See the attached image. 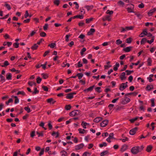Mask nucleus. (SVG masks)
<instances>
[{
  "instance_id": "obj_1",
  "label": "nucleus",
  "mask_w": 156,
  "mask_h": 156,
  "mask_svg": "<svg viewBox=\"0 0 156 156\" xmlns=\"http://www.w3.org/2000/svg\"><path fill=\"white\" fill-rule=\"evenodd\" d=\"M128 7L126 8L128 13H135L134 11V5L133 4H130L127 5Z\"/></svg>"
},
{
  "instance_id": "obj_2",
  "label": "nucleus",
  "mask_w": 156,
  "mask_h": 156,
  "mask_svg": "<svg viewBox=\"0 0 156 156\" xmlns=\"http://www.w3.org/2000/svg\"><path fill=\"white\" fill-rule=\"evenodd\" d=\"M139 147L138 146L134 147L131 150V152L133 154H136L139 152H140Z\"/></svg>"
},
{
  "instance_id": "obj_3",
  "label": "nucleus",
  "mask_w": 156,
  "mask_h": 156,
  "mask_svg": "<svg viewBox=\"0 0 156 156\" xmlns=\"http://www.w3.org/2000/svg\"><path fill=\"white\" fill-rule=\"evenodd\" d=\"M130 101V99L128 98L127 96H125L124 98H122L121 99V102L122 105H125L129 103Z\"/></svg>"
},
{
  "instance_id": "obj_4",
  "label": "nucleus",
  "mask_w": 156,
  "mask_h": 156,
  "mask_svg": "<svg viewBox=\"0 0 156 156\" xmlns=\"http://www.w3.org/2000/svg\"><path fill=\"white\" fill-rule=\"evenodd\" d=\"M80 110H76L73 111L69 113V115L72 116H74L80 115Z\"/></svg>"
},
{
  "instance_id": "obj_5",
  "label": "nucleus",
  "mask_w": 156,
  "mask_h": 156,
  "mask_svg": "<svg viewBox=\"0 0 156 156\" xmlns=\"http://www.w3.org/2000/svg\"><path fill=\"white\" fill-rule=\"evenodd\" d=\"M76 94V93L75 92L69 93L67 94L66 98L67 99H71L73 98V95Z\"/></svg>"
},
{
  "instance_id": "obj_6",
  "label": "nucleus",
  "mask_w": 156,
  "mask_h": 156,
  "mask_svg": "<svg viewBox=\"0 0 156 156\" xmlns=\"http://www.w3.org/2000/svg\"><path fill=\"white\" fill-rule=\"evenodd\" d=\"M137 129L138 128L137 127H136L132 129L129 131V134L132 135H134L137 131Z\"/></svg>"
},
{
  "instance_id": "obj_7",
  "label": "nucleus",
  "mask_w": 156,
  "mask_h": 156,
  "mask_svg": "<svg viewBox=\"0 0 156 156\" xmlns=\"http://www.w3.org/2000/svg\"><path fill=\"white\" fill-rule=\"evenodd\" d=\"M108 122V120H105L103 121L100 124V126L102 127H105L107 125Z\"/></svg>"
},
{
  "instance_id": "obj_8",
  "label": "nucleus",
  "mask_w": 156,
  "mask_h": 156,
  "mask_svg": "<svg viewBox=\"0 0 156 156\" xmlns=\"http://www.w3.org/2000/svg\"><path fill=\"white\" fill-rule=\"evenodd\" d=\"M128 87V85H124V84L122 83L119 86V89L121 91H123Z\"/></svg>"
},
{
  "instance_id": "obj_9",
  "label": "nucleus",
  "mask_w": 156,
  "mask_h": 156,
  "mask_svg": "<svg viewBox=\"0 0 156 156\" xmlns=\"http://www.w3.org/2000/svg\"><path fill=\"white\" fill-rule=\"evenodd\" d=\"M95 87V86L94 85L90 87H89L87 88V89H85L83 90V91L85 93H87L89 91H91L93 88Z\"/></svg>"
},
{
  "instance_id": "obj_10",
  "label": "nucleus",
  "mask_w": 156,
  "mask_h": 156,
  "mask_svg": "<svg viewBox=\"0 0 156 156\" xmlns=\"http://www.w3.org/2000/svg\"><path fill=\"white\" fill-rule=\"evenodd\" d=\"M84 146L83 144H80L76 145L75 147V149L76 150H78L82 148Z\"/></svg>"
},
{
  "instance_id": "obj_11",
  "label": "nucleus",
  "mask_w": 156,
  "mask_h": 156,
  "mask_svg": "<svg viewBox=\"0 0 156 156\" xmlns=\"http://www.w3.org/2000/svg\"><path fill=\"white\" fill-rule=\"evenodd\" d=\"M132 48V47L130 46V47H128L126 48H124L122 51L126 52H129L131 49Z\"/></svg>"
},
{
  "instance_id": "obj_12",
  "label": "nucleus",
  "mask_w": 156,
  "mask_h": 156,
  "mask_svg": "<svg viewBox=\"0 0 156 156\" xmlns=\"http://www.w3.org/2000/svg\"><path fill=\"white\" fill-rule=\"evenodd\" d=\"M154 86L152 85H147L146 87V90L147 91H150L151 90L153 89Z\"/></svg>"
},
{
  "instance_id": "obj_13",
  "label": "nucleus",
  "mask_w": 156,
  "mask_h": 156,
  "mask_svg": "<svg viewBox=\"0 0 156 156\" xmlns=\"http://www.w3.org/2000/svg\"><path fill=\"white\" fill-rule=\"evenodd\" d=\"M47 102L48 103L54 104L56 102V101L54 100L53 98H51L47 99Z\"/></svg>"
},
{
  "instance_id": "obj_14",
  "label": "nucleus",
  "mask_w": 156,
  "mask_h": 156,
  "mask_svg": "<svg viewBox=\"0 0 156 156\" xmlns=\"http://www.w3.org/2000/svg\"><path fill=\"white\" fill-rule=\"evenodd\" d=\"M128 148V146L125 144L123 145L122 146L121 148V151L123 152L125 151Z\"/></svg>"
},
{
  "instance_id": "obj_15",
  "label": "nucleus",
  "mask_w": 156,
  "mask_h": 156,
  "mask_svg": "<svg viewBox=\"0 0 156 156\" xmlns=\"http://www.w3.org/2000/svg\"><path fill=\"white\" fill-rule=\"evenodd\" d=\"M126 73L125 72H123L120 75V78L121 80H122L126 79V77L125 76Z\"/></svg>"
},
{
  "instance_id": "obj_16",
  "label": "nucleus",
  "mask_w": 156,
  "mask_h": 156,
  "mask_svg": "<svg viewBox=\"0 0 156 156\" xmlns=\"http://www.w3.org/2000/svg\"><path fill=\"white\" fill-rule=\"evenodd\" d=\"M102 20L103 21H105L107 20L109 21H111V19L109 16L107 15L105 17H103L102 18Z\"/></svg>"
},
{
  "instance_id": "obj_17",
  "label": "nucleus",
  "mask_w": 156,
  "mask_h": 156,
  "mask_svg": "<svg viewBox=\"0 0 156 156\" xmlns=\"http://www.w3.org/2000/svg\"><path fill=\"white\" fill-rule=\"evenodd\" d=\"M95 32V30L94 29L91 28L90 29L89 31L87 33V35H92Z\"/></svg>"
},
{
  "instance_id": "obj_18",
  "label": "nucleus",
  "mask_w": 156,
  "mask_h": 156,
  "mask_svg": "<svg viewBox=\"0 0 156 156\" xmlns=\"http://www.w3.org/2000/svg\"><path fill=\"white\" fill-rule=\"evenodd\" d=\"M79 133L82 134H84L87 132V130L84 129H82L81 128H79L78 129Z\"/></svg>"
},
{
  "instance_id": "obj_19",
  "label": "nucleus",
  "mask_w": 156,
  "mask_h": 156,
  "mask_svg": "<svg viewBox=\"0 0 156 156\" xmlns=\"http://www.w3.org/2000/svg\"><path fill=\"white\" fill-rule=\"evenodd\" d=\"M152 146L151 145L148 146L146 149V151L148 152H150L152 148Z\"/></svg>"
},
{
  "instance_id": "obj_20",
  "label": "nucleus",
  "mask_w": 156,
  "mask_h": 156,
  "mask_svg": "<svg viewBox=\"0 0 156 156\" xmlns=\"http://www.w3.org/2000/svg\"><path fill=\"white\" fill-rule=\"evenodd\" d=\"M6 78L8 80H11L12 79V74L10 73H8L6 74Z\"/></svg>"
},
{
  "instance_id": "obj_21",
  "label": "nucleus",
  "mask_w": 156,
  "mask_h": 156,
  "mask_svg": "<svg viewBox=\"0 0 156 156\" xmlns=\"http://www.w3.org/2000/svg\"><path fill=\"white\" fill-rule=\"evenodd\" d=\"M102 119V118L97 117L94 119V121L96 123H98Z\"/></svg>"
},
{
  "instance_id": "obj_22",
  "label": "nucleus",
  "mask_w": 156,
  "mask_h": 156,
  "mask_svg": "<svg viewBox=\"0 0 156 156\" xmlns=\"http://www.w3.org/2000/svg\"><path fill=\"white\" fill-rule=\"evenodd\" d=\"M73 19H75V18H80V19H83V16L82 15H77L76 16H75L73 17Z\"/></svg>"
},
{
  "instance_id": "obj_23",
  "label": "nucleus",
  "mask_w": 156,
  "mask_h": 156,
  "mask_svg": "<svg viewBox=\"0 0 156 156\" xmlns=\"http://www.w3.org/2000/svg\"><path fill=\"white\" fill-rule=\"evenodd\" d=\"M12 98H15V100L14 101V103L15 104H16L19 103V99L16 96H12Z\"/></svg>"
},
{
  "instance_id": "obj_24",
  "label": "nucleus",
  "mask_w": 156,
  "mask_h": 156,
  "mask_svg": "<svg viewBox=\"0 0 156 156\" xmlns=\"http://www.w3.org/2000/svg\"><path fill=\"white\" fill-rule=\"evenodd\" d=\"M37 30H33L30 33V34L28 35V38L30 37H32L34 35V34H35L36 33Z\"/></svg>"
},
{
  "instance_id": "obj_25",
  "label": "nucleus",
  "mask_w": 156,
  "mask_h": 156,
  "mask_svg": "<svg viewBox=\"0 0 156 156\" xmlns=\"http://www.w3.org/2000/svg\"><path fill=\"white\" fill-rule=\"evenodd\" d=\"M3 64V65L1 66L2 67H6L9 65V63L7 61H5Z\"/></svg>"
},
{
  "instance_id": "obj_26",
  "label": "nucleus",
  "mask_w": 156,
  "mask_h": 156,
  "mask_svg": "<svg viewBox=\"0 0 156 156\" xmlns=\"http://www.w3.org/2000/svg\"><path fill=\"white\" fill-rule=\"evenodd\" d=\"M137 93L135 92L130 93H129L126 94H125V96H129V95H131L132 94H133L134 96H136V95H137Z\"/></svg>"
},
{
  "instance_id": "obj_27",
  "label": "nucleus",
  "mask_w": 156,
  "mask_h": 156,
  "mask_svg": "<svg viewBox=\"0 0 156 156\" xmlns=\"http://www.w3.org/2000/svg\"><path fill=\"white\" fill-rule=\"evenodd\" d=\"M146 42H147V39L146 38H143L140 41V44H144Z\"/></svg>"
},
{
  "instance_id": "obj_28",
  "label": "nucleus",
  "mask_w": 156,
  "mask_h": 156,
  "mask_svg": "<svg viewBox=\"0 0 156 156\" xmlns=\"http://www.w3.org/2000/svg\"><path fill=\"white\" fill-rule=\"evenodd\" d=\"M108 153V151H103L100 154L101 156H104L105 155H106Z\"/></svg>"
},
{
  "instance_id": "obj_29",
  "label": "nucleus",
  "mask_w": 156,
  "mask_h": 156,
  "mask_svg": "<svg viewBox=\"0 0 156 156\" xmlns=\"http://www.w3.org/2000/svg\"><path fill=\"white\" fill-rule=\"evenodd\" d=\"M140 63V61H138L136 63H132V65H130V67L131 68H132L133 67V65H136V66H137V65H138Z\"/></svg>"
},
{
  "instance_id": "obj_30",
  "label": "nucleus",
  "mask_w": 156,
  "mask_h": 156,
  "mask_svg": "<svg viewBox=\"0 0 156 156\" xmlns=\"http://www.w3.org/2000/svg\"><path fill=\"white\" fill-rule=\"evenodd\" d=\"M37 44H35L33 46L31 47V49L33 50H36L38 47V46L37 45Z\"/></svg>"
},
{
  "instance_id": "obj_31",
  "label": "nucleus",
  "mask_w": 156,
  "mask_h": 156,
  "mask_svg": "<svg viewBox=\"0 0 156 156\" xmlns=\"http://www.w3.org/2000/svg\"><path fill=\"white\" fill-rule=\"evenodd\" d=\"M118 5L123 7L125 4L122 1H119L118 2Z\"/></svg>"
},
{
  "instance_id": "obj_32",
  "label": "nucleus",
  "mask_w": 156,
  "mask_h": 156,
  "mask_svg": "<svg viewBox=\"0 0 156 156\" xmlns=\"http://www.w3.org/2000/svg\"><path fill=\"white\" fill-rule=\"evenodd\" d=\"M83 74L82 73H78L77 74L76 76L78 77L79 80L81 79L83 76Z\"/></svg>"
},
{
  "instance_id": "obj_33",
  "label": "nucleus",
  "mask_w": 156,
  "mask_h": 156,
  "mask_svg": "<svg viewBox=\"0 0 156 156\" xmlns=\"http://www.w3.org/2000/svg\"><path fill=\"white\" fill-rule=\"evenodd\" d=\"M154 38V37L153 36L152 37L150 41L149 40H147V42L149 43V44H151L153 42Z\"/></svg>"
},
{
  "instance_id": "obj_34",
  "label": "nucleus",
  "mask_w": 156,
  "mask_h": 156,
  "mask_svg": "<svg viewBox=\"0 0 156 156\" xmlns=\"http://www.w3.org/2000/svg\"><path fill=\"white\" fill-rule=\"evenodd\" d=\"M71 108V105H66L65 106V109L66 110H70Z\"/></svg>"
},
{
  "instance_id": "obj_35",
  "label": "nucleus",
  "mask_w": 156,
  "mask_h": 156,
  "mask_svg": "<svg viewBox=\"0 0 156 156\" xmlns=\"http://www.w3.org/2000/svg\"><path fill=\"white\" fill-rule=\"evenodd\" d=\"M51 135L53 136H54L55 135H56L55 137L57 138L59 134L58 132H55V131H53Z\"/></svg>"
},
{
  "instance_id": "obj_36",
  "label": "nucleus",
  "mask_w": 156,
  "mask_h": 156,
  "mask_svg": "<svg viewBox=\"0 0 156 156\" xmlns=\"http://www.w3.org/2000/svg\"><path fill=\"white\" fill-rule=\"evenodd\" d=\"M56 45V44L54 43H52L51 44H49L48 46L50 47L51 48H53Z\"/></svg>"
},
{
  "instance_id": "obj_37",
  "label": "nucleus",
  "mask_w": 156,
  "mask_h": 156,
  "mask_svg": "<svg viewBox=\"0 0 156 156\" xmlns=\"http://www.w3.org/2000/svg\"><path fill=\"white\" fill-rule=\"evenodd\" d=\"M148 65L149 66H151L152 60L151 58H148L147 59Z\"/></svg>"
},
{
  "instance_id": "obj_38",
  "label": "nucleus",
  "mask_w": 156,
  "mask_h": 156,
  "mask_svg": "<svg viewBox=\"0 0 156 156\" xmlns=\"http://www.w3.org/2000/svg\"><path fill=\"white\" fill-rule=\"evenodd\" d=\"M0 78L1 79V81H2V83L5 81V78L2 74H0Z\"/></svg>"
},
{
  "instance_id": "obj_39",
  "label": "nucleus",
  "mask_w": 156,
  "mask_h": 156,
  "mask_svg": "<svg viewBox=\"0 0 156 156\" xmlns=\"http://www.w3.org/2000/svg\"><path fill=\"white\" fill-rule=\"evenodd\" d=\"M85 7L87 9V11H89L90 9H91L93 8V5H90V6H86Z\"/></svg>"
},
{
  "instance_id": "obj_40",
  "label": "nucleus",
  "mask_w": 156,
  "mask_h": 156,
  "mask_svg": "<svg viewBox=\"0 0 156 156\" xmlns=\"http://www.w3.org/2000/svg\"><path fill=\"white\" fill-rule=\"evenodd\" d=\"M93 18H90L89 19H87L86 20V23H90L91 21Z\"/></svg>"
},
{
  "instance_id": "obj_41",
  "label": "nucleus",
  "mask_w": 156,
  "mask_h": 156,
  "mask_svg": "<svg viewBox=\"0 0 156 156\" xmlns=\"http://www.w3.org/2000/svg\"><path fill=\"white\" fill-rule=\"evenodd\" d=\"M107 145V144L105 142H103L102 144H100L99 145V147H102L103 146L106 147Z\"/></svg>"
},
{
  "instance_id": "obj_42",
  "label": "nucleus",
  "mask_w": 156,
  "mask_h": 156,
  "mask_svg": "<svg viewBox=\"0 0 156 156\" xmlns=\"http://www.w3.org/2000/svg\"><path fill=\"white\" fill-rule=\"evenodd\" d=\"M28 84L29 86H32L33 85L36 86V84L35 82H32V81H29L28 82Z\"/></svg>"
},
{
  "instance_id": "obj_43",
  "label": "nucleus",
  "mask_w": 156,
  "mask_h": 156,
  "mask_svg": "<svg viewBox=\"0 0 156 156\" xmlns=\"http://www.w3.org/2000/svg\"><path fill=\"white\" fill-rule=\"evenodd\" d=\"M126 41L127 43H130L132 41V38L131 37L128 38L126 39Z\"/></svg>"
},
{
  "instance_id": "obj_44",
  "label": "nucleus",
  "mask_w": 156,
  "mask_h": 156,
  "mask_svg": "<svg viewBox=\"0 0 156 156\" xmlns=\"http://www.w3.org/2000/svg\"><path fill=\"white\" fill-rule=\"evenodd\" d=\"M87 124V123L86 122H84L83 121L81 123V125L83 126V127L84 129L86 128V126Z\"/></svg>"
},
{
  "instance_id": "obj_45",
  "label": "nucleus",
  "mask_w": 156,
  "mask_h": 156,
  "mask_svg": "<svg viewBox=\"0 0 156 156\" xmlns=\"http://www.w3.org/2000/svg\"><path fill=\"white\" fill-rule=\"evenodd\" d=\"M61 154L62 156L65 155L67 156V153L65 151H62L61 152Z\"/></svg>"
},
{
  "instance_id": "obj_46",
  "label": "nucleus",
  "mask_w": 156,
  "mask_h": 156,
  "mask_svg": "<svg viewBox=\"0 0 156 156\" xmlns=\"http://www.w3.org/2000/svg\"><path fill=\"white\" fill-rule=\"evenodd\" d=\"M24 108L28 113H29L31 111L30 108L28 107H26Z\"/></svg>"
},
{
  "instance_id": "obj_47",
  "label": "nucleus",
  "mask_w": 156,
  "mask_h": 156,
  "mask_svg": "<svg viewBox=\"0 0 156 156\" xmlns=\"http://www.w3.org/2000/svg\"><path fill=\"white\" fill-rule=\"evenodd\" d=\"M128 140H129V138H128L127 137H126L125 138H124V139H119V140H122L123 142H126V141H128Z\"/></svg>"
},
{
  "instance_id": "obj_48",
  "label": "nucleus",
  "mask_w": 156,
  "mask_h": 156,
  "mask_svg": "<svg viewBox=\"0 0 156 156\" xmlns=\"http://www.w3.org/2000/svg\"><path fill=\"white\" fill-rule=\"evenodd\" d=\"M86 50V49L85 48H83L80 51V54L82 55H83V54L84 52H85Z\"/></svg>"
},
{
  "instance_id": "obj_49",
  "label": "nucleus",
  "mask_w": 156,
  "mask_h": 156,
  "mask_svg": "<svg viewBox=\"0 0 156 156\" xmlns=\"http://www.w3.org/2000/svg\"><path fill=\"white\" fill-rule=\"evenodd\" d=\"M41 80L42 79L41 78L39 77H38L36 79L37 83L38 84L40 83H41Z\"/></svg>"
},
{
  "instance_id": "obj_50",
  "label": "nucleus",
  "mask_w": 156,
  "mask_h": 156,
  "mask_svg": "<svg viewBox=\"0 0 156 156\" xmlns=\"http://www.w3.org/2000/svg\"><path fill=\"white\" fill-rule=\"evenodd\" d=\"M154 98H152L151 100V106L152 107H154L155 106V104L154 102Z\"/></svg>"
},
{
  "instance_id": "obj_51",
  "label": "nucleus",
  "mask_w": 156,
  "mask_h": 156,
  "mask_svg": "<svg viewBox=\"0 0 156 156\" xmlns=\"http://www.w3.org/2000/svg\"><path fill=\"white\" fill-rule=\"evenodd\" d=\"M42 88L45 91H48V88L46 86H43Z\"/></svg>"
},
{
  "instance_id": "obj_52",
  "label": "nucleus",
  "mask_w": 156,
  "mask_h": 156,
  "mask_svg": "<svg viewBox=\"0 0 156 156\" xmlns=\"http://www.w3.org/2000/svg\"><path fill=\"white\" fill-rule=\"evenodd\" d=\"M12 102L13 99L12 98H11L8 101L6 102L5 103L6 105H8L9 104V103Z\"/></svg>"
},
{
  "instance_id": "obj_53",
  "label": "nucleus",
  "mask_w": 156,
  "mask_h": 156,
  "mask_svg": "<svg viewBox=\"0 0 156 156\" xmlns=\"http://www.w3.org/2000/svg\"><path fill=\"white\" fill-rule=\"evenodd\" d=\"M17 95L22 94L23 95H24L25 93L23 91H19L17 94Z\"/></svg>"
},
{
  "instance_id": "obj_54",
  "label": "nucleus",
  "mask_w": 156,
  "mask_h": 156,
  "mask_svg": "<svg viewBox=\"0 0 156 156\" xmlns=\"http://www.w3.org/2000/svg\"><path fill=\"white\" fill-rule=\"evenodd\" d=\"M4 6H5L8 10H10L11 9L10 5L6 3Z\"/></svg>"
},
{
  "instance_id": "obj_55",
  "label": "nucleus",
  "mask_w": 156,
  "mask_h": 156,
  "mask_svg": "<svg viewBox=\"0 0 156 156\" xmlns=\"http://www.w3.org/2000/svg\"><path fill=\"white\" fill-rule=\"evenodd\" d=\"M13 46L16 48H17L19 47V43L17 42H16L13 44Z\"/></svg>"
},
{
  "instance_id": "obj_56",
  "label": "nucleus",
  "mask_w": 156,
  "mask_h": 156,
  "mask_svg": "<svg viewBox=\"0 0 156 156\" xmlns=\"http://www.w3.org/2000/svg\"><path fill=\"white\" fill-rule=\"evenodd\" d=\"M41 75L42 76V77L44 79H46L48 77L47 74H45L44 73H42L41 74Z\"/></svg>"
},
{
  "instance_id": "obj_57",
  "label": "nucleus",
  "mask_w": 156,
  "mask_h": 156,
  "mask_svg": "<svg viewBox=\"0 0 156 156\" xmlns=\"http://www.w3.org/2000/svg\"><path fill=\"white\" fill-rule=\"evenodd\" d=\"M44 123L43 122H41V123L39 125V126L41 127H42L45 130H46L47 129V128L44 127Z\"/></svg>"
},
{
  "instance_id": "obj_58",
  "label": "nucleus",
  "mask_w": 156,
  "mask_h": 156,
  "mask_svg": "<svg viewBox=\"0 0 156 156\" xmlns=\"http://www.w3.org/2000/svg\"><path fill=\"white\" fill-rule=\"evenodd\" d=\"M54 4L57 5H58L59 4L60 1L59 0H55L54 1Z\"/></svg>"
},
{
  "instance_id": "obj_59",
  "label": "nucleus",
  "mask_w": 156,
  "mask_h": 156,
  "mask_svg": "<svg viewBox=\"0 0 156 156\" xmlns=\"http://www.w3.org/2000/svg\"><path fill=\"white\" fill-rule=\"evenodd\" d=\"M134 13L135 15H136L138 17H139L140 19H141V18L142 17V15L141 14L136 13L135 12Z\"/></svg>"
},
{
  "instance_id": "obj_60",
  "label": "nucleus",
  "mask_w": 156,
  "mask_h": 156,
  "mask_svg": "<svg viewBox=\"0 0 156 156\" xmlns=\"http://www.w3.org/2000/svg\"><path fill=\"white\" fill-rule=\"evenodd\" d=\"M46 35V34L44 32H42L40 34V35L42 37H45Z\"/></svg>"
},
{
  "instance_id": "obj_61",
  "label": "nucleus",
  "mask_w": 156,
  "mask_h": 156,
  "mask_svg": "<svg viewBox=\"0 0 156 156\" xmlns=\"http://www.w3.org/2000/svg\"><path fill=\"white\" fill-rule=\"evenodd\" d=\"M147 29H144L143 30L142 33L144 35H146L148 32H147Z\"/></svg>"
},
{
  "instance_id": "obj_62",
  "label": "nucleus",
  "mask_w": 156,
  "mask_h": 156,
  "mask_svg": "<svg viewBox=\"0 0 156 156\" xmlns=\"http://www.w3.org/2000/svg\"><path fill=\"white\" fill-rule=\"evenodd\" d=\"M101 89L100 87H97L95 88V89L96 91L97 92L99 93H100L101 91L100 90V89Z\"/></svg>"
},
{
  "instance_id": "obj_63",
  "label": "nucleus",
  "mask_w": 156,
  "mask_h": 156,
  "mask_svg": "<svg viewBox=\"0 0 156 156\" xmlns=\"http://www.w3.org/2000/svg\"><path fill=\"white\" fill-rule=\"evenodd\" d=\"M39 92V90H37L36 87H35L34 88V91L33 92L34 94H36L38 93Z\"/></svg>"
},
{
  "instance_id": "obj_64",
  "label": "nucleus",
  "mask_w": 156,
  "mask_h": 156,
  "mask_svg": "<svg viewBox=\"0 0 156 156\" xmlns=\"http://www.w3.org/2000/svg\"><path fill=\"white\" fill-rule=\"evenodd\" d=\"M122 41L120 39H118L116 41V44L117 45H119L122 43Z\"/></svg>"
}]
</instances>
